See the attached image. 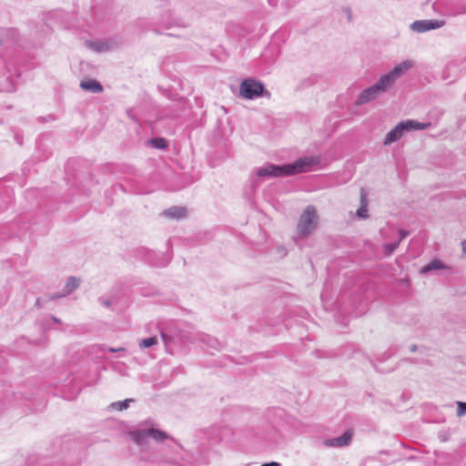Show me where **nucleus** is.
Instances as JSON below:
<instances>
[{
  "label": "nucleus",
  "mask_w": 466,
  "mask_h": 466,
  "mask_svg": "<svg viewBox=\"0 0 466 466\" xmlns=\"http://www.w3.org/2000/svg\"><path fill=\"white\" fill-rule=\"evenodd\" d=\"M318 225V215L314 207L309 206L301 214L297 232L300 237H307L314 231Z\"/></svg>",
  "instance_id": "obj_1"
},
{
  "label": "nucleus",
  "mask_w": 466,
  "mask_h": 466,
  "mask_svg": "<svg viewBox=\"0 0 466 466\" xmlns=\"http://www.w3.org/2000/svg\"><path fill=\"white\" fill-rule=\"evenodd\" d=\"M302 171V164L297 162L295 164L285 165V166H275L269 165L265 167H260L257 171L258 177H284L294 175Z\"/></svg>",
  "instance_id": "obj_2"
},
{
  "label": "nucleus",
  "mask_w": 466,
  "mask_h": 466,
  "mask_svg": "<svg viewBox=\"0 0 466 466\" xmlns=\"http://www.w3.org/2000/svg\"><path fill=\"white\" fill-rule=\"evenodd\" d=\"M412 62L404 61L401 64L396 66L389 74H386L380 77L375 86L378 90L382 93L391 86L394 80L400 76V74L407 72L411 66Z\"/></svg>",
  "instance_id": "obj_3"
},
{
  "label": "nucleus",
  "mask_w": 466,
  "mask_h": 466,
  "mask_svg": "<svg viewBox=\"0 0 466 466\" xmlns=\"http://www.w3.org/2000/svg\"><path fill=\"white\" fill-rule=\"evenodd\" d=\"M264 92V86L262 83L256 81L253 78L244 79L239 87V94L246 99H254L260 96Z\"/></svg>",
  "instance_id": "obj_4"
},
{
  "label": "nucleus",
  "mask_w": 466,
  "mask_h": 466,
  "mask_svg": "<svg viewBox=\"0 0 466 466\" xmlns=\"http://www.w3.org/2000/svg\"><path fill=\"white\" fill-rule=\"evenodd\" d=\"M429 126L430 124H420L412 120L401 122L387 135L385 144H390L398 140L399 138L401 137L403 132L406 130L424 129Z\"/></svg>",
  "instance_id": "obj_5"
},
{
  "label": "nucleus",
  "mask_w": 466,
  "mask_h": 466,
  "mask_svg": "<svg viewBox=\"0 0 466 466\" xmlns=\"http://www.w3.org/2000/svg\"><path fill=\"white\" fill-rule=\"evenodd\" d=\"M444 25L443 21H432V20H422V21H415L411 25V28L414 31L422 33L431 29H437L441 27Z\"/></svg>",
  "instance_id": "obj_6"
},
{
  "label": "nucleus",
  "mask_w": 466,
  "mask_h": 466,
  "mask_svg": "<svg viewBox=\"0 0 466 466\" xmlns=\"http://www.w3.org/2000/svg\"><path fill=\"white\" fill-rule=\"evenodd\" d=\"M380 94V92L378 90V87L372 86L361 92V94L359 96L356 101V105H362L368 103L369 101H371L372 99L377 97Z\"/></svg>",
  "instance_id": "obj_7"
},
{
  "label": "nucleus",
  "mask_w": 466,
  "mask_h": 466,
  "mask_svg": "<svg viewBox=\"0 0 466 466\" xmlns=\"http://www.w3.org/2000/svg\"><path fill=\"white\" fill-rule=\"evenodd\" d=\"M163 215L169 218L180 219L187 216V208L184 207H171L165 210Z\"/></svg>",
  "instance_id": "obj_8"
},
{
  "label": "nucleus",
  "mask_w": 466,
  "mask_h": 466,
  "mask_svg": "<svg viewBox=\"0 0 466 466\" xmlns=\"http://www.w3.org/2000/svg\"><path fill=\"white\" fill-rule=\"evenodd\" d=\"M81 88L86 91H90L92 93H101L103 91V86L96 80L94 79H85L80 83Z\"/></svg>",
  "instance_id": "obj_9"
},
{
  "label": "nucleus",
  "mask_w": 466,
  "mask_h": 466,
  "mask_svg": "<svg viewBox=\"0 0 466 466\" xmlns=\"http://www.w3.org/2000/svg\"><path fill=\"white\" fill-rule=\"evenodd\" d=\"M147 430V431H134L129 433V436L132 440L139 446L146 445L147 443L148 437Z\"/></svg>",
  "instance_id": "obj_10"
},
{
  "label": "nucleus",
  "mask_w": 466,
  "mask_h": 466,
  "mask_svg": "<svg viewBox=\"0 0 466 466\" xmlns=\"http://www.w3.org/2000/svg\"><path fill=\"white\" fill-rule=\"evenodd\" d=\"M352 438V431H347L341 437L335 438L329 441L330 445L346 446L350 443Z\"/></svg>",
  "instance_id": "obj_11"
},
{
  "label": "nucleus",
  "mask_w": 466,
  "mask_h": 466,
  "mask_svg": "<svg viewBox=\"0 0 466 466\" xmlns=\"http://www.w3.org/2000/svg\"><path fill=\"white\" fill-rule=\"evenodd\" d=\"M147 433H149L148 437L155 440L156 441L162 442L168 439V435L160 430L151 428L147 430Z\"/></svg>",
  "instance_id": "obj_12"
},
{
  "label": "nucleus",
  "mask_w": 466,
  "mask_h": 466,
  "mask_svg": "<svg viewBox=\"0 0 466 466\" xmlns=\"http://www.w3.org/2000/svg\"><path fill=\"white\" fill-rule=\"evenodd\" d=\"M360 207L357 210V216L360 218H368V200L366 198L365 193H361L360 196Z\"/></svg>",
  "instance_id": "obj_13"
},
{
  "label": "nucleus",
  "mask_w": 466,
  "mask_h": 466,
  "mask_svg": "<svg viewBox=\"0 0 466 466\" xmlns=\"http://www.w3.org/2000/svg\"><path fill=\"white\" fill-rule=\"evenodd\" d=\"M80 280L75 277L68 278L66 287H65V294H70L73 290H75L79 286Z\"/></svg>",
  "instance_id": "obj_14"
},
{
  "label": "nucleus",
  "mask_w": 466,
  "mask_h": 466,
  "mask_svg": "<svg viewBox=\"0 0 466 466\" xmlns=\"http://www.w3.org/2000/svg\"><path fill=\"white\" fill-rule=\"evenodd\" d=\"M158 342L157 338L156 336L150 337L147 339H144L139 342V347L141 349L149 348L151 346L157 345Z\"/></svg>",
  "instance_id": "obj_15"
},
{
  "label": "nucleus",
  "mask_w": 466,
  "mask_h": 466,
  "mask_svg": "<svg viewBox=\"0 0 466 466\" xmlns=\"http://www.w3.org/2000/svg\"><path fill=\"white\" fill-rule=\"evenodd\" d=\"M150 144L154 147L160 148V149L166 148L167 147V143L166 139H164L162 137H157V138L151 139L150 140Z\"/></svg>",
  "instance_id": "obj_16"
},
{
  "label": "nucleus",
  "mask_w": 466,
  "mask_h": 466,
  "mask_svg": "<svg viewBox=\"0 0 466 466\" xmlns=\"http://www.w3.org/2000/svg\"><path fill=\"white\" fill-rule=\"evenodd\" d=\"M131 401V400H125L123 401H117L112 403V408L116 410H123L128 408V403Z\"/></svg>",
  "instance_id": "obj_17"
},
{
  "label": "nucleus",
  "mask_w": 466,
  "mask_h": 466,
  "mask_svg": "<svg viewBox=\"0 0 466 466\" xmlns=\"http://www.w3.org/2000/svg\"><path fill=\"white\" fill-rule=\"evenodd\" d=\"M443 268L442 263L440 260H433L431 263L422 268V272H427L431 269H439Z\"/></svg>",
  "instance_id": "obj_18"
},
{
  "label": "nucleus",
  "mask_w": 466,
  "mask_h": 466,
  "mask_svg": "<svg viewBox=\"0 0 466 466\" xmlns=\"http://www.w3.org/2000/svg\"><path fill=\"white\" fill-rule=\"evenodd\" d=\"M400 241L393 243V244H388L383 247L384 252L386 255L391 254L399 246Z\"/></svg>",
  "instance_id": "obj_19"
},
{
  "label": "nucleus",
  "mask_w": 466,
  "mask_h": 466,
  "mask_svg": "<svg viewBox=\"0 0 466 466\" xmlns=\"http://www.w3.org/2000/svg\"><path fill=\"white\" fill-rule=\"evenodd\" d=\"M466 412V403L459 402V415H461Z\"/></svg>",
  "instance_id": "obj_20"
},
{
  "label": "nucleus",
  "mask_w": 466,
  "mask_h": 466,
  "mask_svg": "<svg viewBox=\"0 0 466 466\" xmlns=\"http://www.w3.org/2000/svg\"><path fill=\"white\" fill-rule=\"evenodd\" d=\"M261 466H279V464L278 462H270L262 464Z\"/></svg>",
  "instance_id": "obj_21"
},
{
  "label": "nucleus",
  "mask_w": 466,
  "mask_h": 466,
  "mask_svg": "<svg viewBox=\"0 0 466 466\" xmlns=\"http://www.w3.org/2000/svg\"><path fill=\"white\" fill-rule=\"evenodd\" d=\"M462 250L466 254V239L462 242Z\"/></svg>",
  "instance_id": "obj_22"
},
{
  "label": "nucleus",
  "mask_w": 466,
  "mask_h": 466,
  "mask_svg": "<svg viewBox=\"0 0 466 466\" xmlns=\"http://www.w3.org/2000/svg\"><path fill=\"white\" fill-rule=\"evenodd\" d=\"M400 234H401V238L406 237V234L404 232H400Z\"/></svg>",
  "instance_id": "obj_23"
},
{
  "label": "nucleus",
  "mask_w": 466,
  "mask_h": 466,
  "mask_svg": "<svg viewBox=\"0 0 466 466\" xmlns=\"http://www.w3.org/2000/svg\"><path fill=\"white\" fill-rule=\"evenodd\" d=\"M35 305H36V306H38V305H39V299H37V300H36Z\"/></svg>",
  "instance_id": "obj_24"
}]
</instances>
